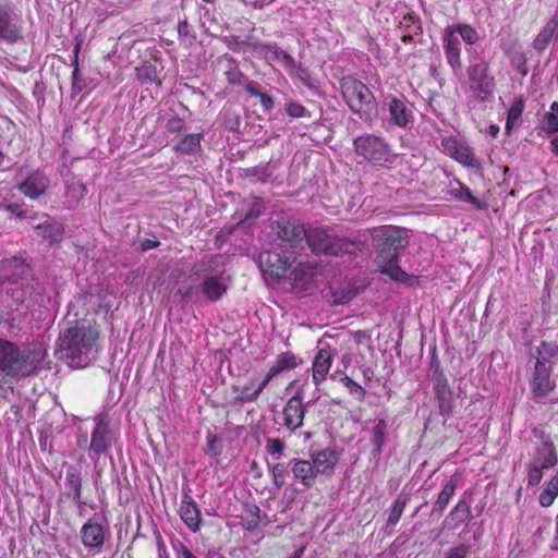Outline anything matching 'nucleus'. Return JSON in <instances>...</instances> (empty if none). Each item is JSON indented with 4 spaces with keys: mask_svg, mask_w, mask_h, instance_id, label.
I'll return each mask as SVG.
<instances>
[{
    "mask_svg": "<svg viewBox=\"0 0 558 558\" xmlns=\"http://www.w3.org/2000/svg\"><path fill=\"white\" fill-rule=\"evenodd\" d=\"M369 232L379 248L375 260L378 270L395 281L404 282L408 275L398 265V250L404 246L405 231L392 226H380Z\"/></svg>",
    "mask_w": 558,
    "mask_h": 558,
    "instance_id": "obj_1",
    "label": "nucleus"
},
{
    "mask_svg": "<svg viewBox=\"0 0 558 558\" xmlns=\"http://www.w3.org/2000/svg\"><path fill=\"white\" fill-rule=\"evenodd\" d=\"M98 328L92 323L75 324L59 338L60 350L73 367H84L98 351Z\"/></svg>",
    "mask_w": 558,
    "mask_h": 558,
    "instance_id": "obj_2",
    "label": "nucleus"
},
{
    "mask_svg": "<svg viewBox=\"0 0 558 558\" xmlns=\"http://www.w3.org/2000/svg\"><path fill=\"white\" fill-rule=\"evenodd\" d=\"M462 88L474 101L485 102L494 96L495 76L490 73L489 63L484 58L480 56L470 58Z\"/></svg>",
    "mask_w": 558,
    "mask_h": 558,
    "instance_id": "obj_3",
    "label": "nucleus"
},
{
    "mask_svg": "<svg viewBox=\"0 0 558 558\" xmlns=\"http://www.w3.org/2000/svg\"><path fill=\"white\" fill-rule=\"evenodd\" d=\"M353 147L357 156L375 166L391 165L398 156L384 137L375 134L365 133L357 136Z\"/></svg>",
    "mask_w": 558,
    "mask_h": 558,
    "instance_id": "obj_4",
    "label": "nucleus"
},
{
    "mask_svg": "<svg viewBox=\"0 0 558 558\" xmlns=\"http://www.w3.org/2000/svg\"><path fill=\"white\" fill-rule=\"evenodd\" d=\"M341 93L349 108L363 120H367L376 108L373 93L361 81L344 77L341 81Z\"/></svg>",
    "mask_w": 558,
    "mask_h": 558,
    "instance_id": "obj_5",
    "label": "nucleus"
},
{
    "mask_svg": "<svg viewBox=\"0 0 558 558\" xmlns=\"http://www.w3.org/2000/svg\"><path fill=\"white\" fill-rule=\"evenodd\" d=\"M36 368L29 353L22 352L19 347L0 338V373L11 376H28Z\"/></svg>",
    "mask_w": 558,
    "mask_h": 558,
    "instance_id": "obj_6",
    "label": "nucleus"
},
{
    "mask_svg": "<svg viewBox=\"0 0 558 558\" xmlns=\"http://www.w3.org/2000/svg\"><path fill=\"white\" fill-rule=\"evenodd\" d=\"M558 463L555 445L545 440L535 448L532 458L526 464V482L529 486H537L543 478V471L554 468Z\"/></svg>",
    "mask_w": 558,
    "mask_h": 558,
    "instance_id": "obj_7",
    "label": "nucleus"
},
{
    "mask_svg": "<svg viewBox=\"0 0 558 558\" xmlns=\"http://www.w3.org/2000/svg\"><path fill=\"white\" fill-rule=\"evenodd\" d=\"M24 38V22L15 5L0 0V41L15 45Z\"/></svg>",
    "mask_w": 558,
    "mask_h": 558,
    "instance_id": "obj_8",
    "label": "nucleus"
},
{
    "mask_svg": "<svg viewBox=\"0 0 558 558\" xmlns=\"http://www.w3.org/2000/svg\"><path fill=\"white\" fill-rule=\"evenodd\" d=\"M310 248L314 253L326 255H340L345 251L347 242L333 234H330L323 228H311L305 231V236Z\"/></svg>",
    "mask_w": 558,
    "mask_h": 558,
    "instance_id": "obj_9",
    "label": "nucleus"
},
{
    "mask_svg": "<svg viewBox=\"0 0 558 558\" xmlns=\"http://www.w3.org/2000/svg\"><path fill=\"white\" fill-rule=\"evenodd\" d=\"M94 423L95 426L90 434L88 454L92 459H98L110 449L116 439V435L111 429L108 415L99 414L95 416Z\"/></svg>",
    "mask_w": 558,
    "mask_h": 558,
    "instance_id": "obj_10",
    "label": "nucleus"
},
{
    "mask_svg": "<svg viewBox=\"0 0 558 558\" xmlns=\"http://www.w3.org/2000/svg\"><path fill=\"white\" fill-rule=\"evenodd\" d=\"M444 153L471 169H481V161L473 153V149L463 141L453 136H446L441 140Z\"/></svg>",
    "mask_w": 558,
    "mask_h": 558,
    "instance_id": "obj_11",
    "label": "nucleus"
},
{
    "mask_svg": "<svg viewBox=\"0 0 558 558\" xmlns=\"http://www.w3.org/2000/svg\"><path fill=\"white\" fill-rule=\"evenodd\" d=\"M294 260V256H283L278 252L267 251L259 255L258 265L264 275L274 280H279L287 275Z\"/></svg>",
    "mask_w": 558,
    "mask_h": 558,
    "instance_id": "obj_12",
    "label": "nucleus"
},
{
    "mask_svg": "<svg viewBox=\"0 0 558 558\" xmlns=\"http://www.w3.org/2000/svg\"><path fill=\"white\" fill-rule=\"evenodd\" d=\"M304 384L298 387L293 397H291L283 407V426L290 432H295L303 425L305 415Z\"/></svg>",
    "mask_w": 558,
    "mask_h": 558,
    "instance_id": "obj_13",
    "label": "nucleus"
},
{
    "mask_svg": "<svg viewBox=\"0 0 558 558\" xmlns=\"http://www.w3.org/2000/svg\"><path fill=\"white\" fill-rule=\"evenodd\" d=\"M530 387L535 398H543L549 395L555 388V381L551 379V364L544 360L537 359Z\"/></svg>",
    "mask_w": 558,
    "mask_h": 558,
    "instance_id": "obj_14",
    "label": "nucleus"
},
{
    "mask_svg": "<svg viewBox=\"0 0 558 558\" xmlns=\"http://www.w3.org/2000/svg\"><path fill=\"white\" fill-rule=\"evenodd\" d=\"M50 186V179L40 171L34 170L17 185L19 191L31 199H37L45 195Z\"/></svg>",
    "mask_w": 558,
    "mask_h": 558,
    "instance_id": "obj_15",
    "label": "nucleus"
},
{
    "mask_svg": "<svg viewBox=\"0 0 558 558\" xmlns=\"http://www.w3.org/2000/svg\"><path fill=\"white\" fill-rule=\"evenodd\" d=\"M253 51L269 63H279L290 73H294L298 69L294 58L275 45L254 44Z\"/></svg>",
    "mask_w": 558,
    "mask_h": 558,
    "instance_id": "obj_16",
    "label": "nucleus"
},
{
    "mask_svg": "<svg viewBox=\"0 0 558 558\" xmlns=\"http://www.w3.org/2000/svg\"><path fill=\"white\" fill-rule=\"evenodd\" d=\"M305 229L302 225L290 220H281L277 222V235L281 240L286 248H303V240L305 236Z\"/></svg>",
    "mask_w": 558,
    "mask_h": 558,
    "instance_id": "obj_17",
    "label": "nucleus"
},
{
    "mask_svg": "<svg viewBox=\"0 0 558 558\" xmlns=\"http://www.w3.org/2000/svg\"><path fill=\"white\" fill-rule=\"evenodd\" d=\"M340 452L333 448H325L311 453V460L316 474L330 476L340 460Z\"/></svg>",
    "mask_w": 558,
    "mask_h": 558,
    "instance_id": "obj_18",
    "label": "nucleus"
},
{
    "mask_svg": "<svg viewBox=\"0 0 558 558\" xmlns=\"http://www.w3.org/2000/svg\"><path fill=\"white\" fill-rule=\"evenodd\" d=\"M80 536L82 544L89 550L101 549L106 541L104 526L92 519L83 524Z\"/></svg>",
    "mask_w": 558,
    "mask_h": 558,
    "instance_id": "obj_19",
    "label": "nucleus"
},
{
    "mask_svg": "<svg viewBox=\"0 0 558 558\" xmlns=\"http://www.w3.org/2000/svg\"><path fill=\"white\" fill-rule=\"evenodd\" d=\"M333 361V355L329 349H319L312 364V378L314 385L318 388L325 381Z\"/></svg>",
    "mask_w": 558,
    "mask_h": 558,
    "instance_id": "obj_20",
    "label": "nucleus"
},
{
    "mask_svg": "<svg viewBox=\"0 0 558 558\" xmlns=\"http://www.w3.org/2000/svg\"><path fill=\"white\" fill-rule=\"evenodd\" d=\"M461 44L458 38L453 34L452 28H446L444 35V50L448 64L451 66L454 73L460 72L461 70Z\"/></svg>",
    "mask_w": 558,
    "mask_h": 558,
    "instance_id": "obj_21",
    "label": "nucleus"
},
{
    "mask_svg": "<svg viewBox=\"0 0 558 558\" xmlns=\"http://www.w3.org/2000/svg\"><path fill=\"white\" fill-rule=\"evenodd\" d=\"M227 284L221 276L206 275L201 282V291L206 300L216 302L227 292Z\"/></svg>",
    "mask_w": 558,
    "mask_h": 558,
    "instance_id": "obj_22",
    "label": "nucleus"
},
{
    "mask_svg": "<svg viewBox=\"0 0 558 558\" xmlns=\"http://www.w3.org/2000/svg\"><path fill=\"white\" fill-rule=\"evenodd\" d=\"M290 465L294 478L300 481L303 486L308 488L314 485L317 474L312 460L292 459Z\"/></svg>",
    "mask_w": 558,
    "mask_h": 558,
    "instance_id": "obj_23",
    "label": "nucleus"
},
{
    "mask_svg": "<svg viewBox=\"0 0 558 558\" xmlns=\"http://www.w3.org/2000/svg\"><path fill=\"white\" fill-rule=\"evenodd\" d=\"M179 512L182 521L192 532L199 530L202 521L201 511L191 497H184L181 501Z\"/></svg>",
    "mask_w": 558,
    "mask_h": 558,
    "instance_id": "obj_24",
    "label": "nucleus"
},
{
    "mask_svg": "<svg viewBox=\"0 0 558 558\" xmlns=\"http://www.w3.org/2000/svg\"><path fill=\"white\" fill-rule=\"evenodd\" d=\"M435 396L439 402V412L446 415L451 412V397L452 392L447 378L444 375L437 376L434 385Z\"/></svg>",
    "mask_w": 558,
    "mask_h": 558,
    "instance_id": "obj_25",
    "label": "nucleus"
},
{
    "mask_svg": "<svg viewBox=\"0 0 558 558\" xmlns=\"http://www.w3.org/2000/svg\"><path fill=\"white\" fill-rule=\"evenodd\" d=\"M390 120L399 128H405L412 118V111L407 104L399 98L392 97L388 101Z\"/></svg>",
    "mask_w": 558,
    "mask_h": 558,
    "instance_id": "obj_26",
    "label": "nucleus"
},
{
    "mask_svg": "<svg viewBox=\"0 0 558 558\" xmlns=\"http://www.w3.org/2000/svg\"><path fill=\"white\" fill-rule=\"evenodd\" d=\"M270 379H267L266 375L262 380H258L256 378L250 379L240 389L239 395L236 396V400L241 403L256 401L258 396L265 389Z\"/></svg>",
    "mask_w": 558,
    "mask_h": 558,
    "instance_id": "obj_27",
    "label": "nucleus"
},
{
    "mask_svg": "<svg viewBox=\"0 0 558 558\" xmlns=\"http://www.w3.org/2000/svg\"><path fill=\"white\" fill-rule=\"evenodd\" d=\"M66 496L78 506L83 505L82 501V477L78 470L70 468L65 476Z\"/></svg>",
    "mask_w": 558,
    "mask_h": 558,
    "instance_id": "obj_28",
    "label": "nucleus"
},
{
    "mask_svg": "<svg viewBox=\"0 0 558 558\" xmlns=\"http://www.w3.org/2000/svg\"><path fill=\"white\" fill-rule=\"evenodd\" d=\"M558 28V11L555 15L546 23L543 29L538 33L536 38L534 39L533 46L536 50L543 51L549 45L551 38L554 37L556 31Z\"/></svg>",
    "mask_w": 558,
    "mask_h": 558,
    "instance_id": "obj_29",
    "label": "nucleus"
},
{
    "mask_svg": "<svg viewBox=\"0 0 558 558\" xmlns=\"http://www.w3.org/2000/svg\"><path fill=\"white\" fill-rule=\"evenodd\" d=\"M470 512L469 504L460 500L447 515L445 524L450 530H456L470 518Z\"/></svg>",
    "mask_w": 558,
    "mask_h": 558,
    "instance_id": "obj_30",
    "label": "nucleus"
},
{
    "mask_svg": "<svg viewBox=\"0 0 558 558\" xmlns=\"http://www.w3.org/2000/svg\"><path fill=\"white\" fill-rule=\"evenodd\" d=\"M296 365L298 363L294 354L290 352L282 353L278 355L275 364L268 369L266 374L267 379L271 380L274 377L282 373L283 371L295 368Z\"/></svg>",
    "mask_w": 558,
    "mask_h": 558,
    "instance_id": "obj_31",
    "label": "nucleus"
},
{
    "mask_svg": "<svg viewBox=\"0 0 558 558\" xmlns=\"http://www.w3.org/2000/svg\"><path fill=\"white\" fill-rule=\"evenodd\" d=\"M86 193L85 185L77 179H72L65 187V206L72 208L78 204Z\"/></svg>",
    "mask_w": 558,
    "mask_h": 558,
    "instance_id": "obj_32",
    "label": "nucleus"
},
{
    "mask_svg": "<svg viewBox=\"0 0 558 558\" xmlns=\"http://www.w3.org/2000/svg\"><path fill=\"white\" fill-rule=\"evenodd\" d=\"M37 234L49 239L51 242H58L62 239L63 235V226L57 221L46 220L43 223H39L36 227Z\"/></svg>",
    "mask_w": 558,
    "mask_h": 558,
    "instance_id": "obj_33",
    "label": "nucleus"
},
{
    "mask_svg": "<svg viewBox=\"0 0 558 558\" xmlns=\"http://www.w3.org/2000/svg\"><path fill=\"white\" fill-rule=\"evenodd\" d=\"M456 489H457V480L450 478L445 484L441 492L439 493L437 500L433 507V513H435V512L441 513L445 510V508L448 506L451 497L454 495Z\"/></svg>",
    "mask_w": 558,
    "mask_h": 558,
    "instance_id": "obj_34",
    "label": "nucleus"
},
{
    "mask_svg": "<svg viewBox=\"0 0 558 558\" xmlns=\"http://www.w3.org/2000/svg\"><path fill=\"white\" fill-rule=\"evenodd\" d=\"M524 110V101L522 98H517L511 104V107L508 111L507 122H506V132L510 133L514 128H517L520 123V118Z\"/></svg>",
    "mask_w": 558,
    "mask_h": 558,
    "instance_id": "obj_35",
    "label": "nucleus"
},
{
    "mask_svg": "<svg viewBox=\"0 0 558 558\" xmlns=\"http://www.w3.org/2000/svg\"><path fill=\"white\" fill-rule=\"evenodd\" d=\"M543 129L548 133L558 132V102L554 101L542 121Z\"/></svg>",
    "mask_w": 558,
    "mask_h": 558,
    "instance_id": "obj_36",
    "label": "nucleus"
},
{
    "mask_svg": "<svg viewBox=\"0 0 558 558\" xmlns=\"http://www.w3.org/2000/svg\"><path fill=\"white\" fill-rule=\"evenodd\" d=\"M558 496V484L553 478L545 485L544 489L539 494V505L542 507H549L553 505Z\"/></svg>",
    "mask_w": 558,
    "mask_h": 558,
    "instance_id": "obj_37",
    "label": "nucleus"
},
{
    "mask_svg": "<svg viewBox=\"0 0 558 558\" xmlns=\"http://www.w3.org/2000/svg\"><path fill=\"white\" fill-rule=\"evenodd\" d=\"M201 147V136L198 134H190L185 136L177 146L175 149L184 154H194Z\"/></svg>",
    "mask_w": 558,
    "mask_h": 558,
    "instance_id": "obj_38",
    "label": "nucleus"
},
{
    "mask_svg": "<svg viewBox=\"0 0 558 558\" xmlns=\"http://www.w3.org/2000/svg\"><path fill=\"white\" fill-rule=\"evenodd\" d=\"M448 28H452L454 35L458 33L468 45H473L478 40L477 32L470 25L459 24L456 26H449Z\"/></svg>",
    "mask_w": 558,
    "mask_h": 558,
    "instance_id": "obj_39",
    "label": "nucleus"
},
{
    "mask_svg": "<svg viewBox=\"0 0 558 558\" xmlns=\"http://www.w3.org/2000/svg\"><path fill=\"white\" fill-rule=\"evenodd\" d=\"M387 424L385 420H378L376 424L373 426V445L376 447L377 451L381 450V447L385 441V433H386Z\"/></svg>",
    "mask_w": 558,
    "mask_h": 558,
    "instance_id": "obj_40",
    "label": "nucleus"
},
{
    "mask_svg": "<svg viewBox=\"0 0 558 558\" xmlns=\"http://www.w3.org/2000/svg\"><path fill=\"white\" fill-rule=\"evenodd\" d=\"M272 482L277 488H281L286 484L287 468L282 463H277L271 466Z\"/></svg>",
    "mask_w": 558,
    "mask_h": 558,
    "instance_id": "obj_41",
    "label": "nucleus"
},
{
    "mask_svg": "<svg viewBox=\"0 0 558 558\" xmlns=\"http://www.w3.org/2000/svg\"><path fill=\"white\" fill-rule=\"evenodd\" d=\"M451 193L459 199L469 202L477 207H481L478 199L472 195L470 189L461 183H459V187L453 189Z\"/></svg>",
    "mask_w": 558,
    "mask_h": 558,
    "instance_id": "obj_42",
    "label": "nucleus"
},
{
    "mask_svg": "<svg viewBox=\"0 0 558 558\" xmlns=\"http://www.w3.org/2000/svg\"><path fill=\"white\" fill-rule=\"evenodd\" d=\"M405 508V500L401 499L400 497L395 501L391 510H390V513H389V517H388V524L390 525H396L398 523V521L400 520L402 513H403V510Z\"/></svg>",
    "mask_w": 558,
    "mask_h": 558,
    "instance_id": "obj_43",
    "label": "nucleus"
},
{
    "mask_svg": "<svg viewBox=\"0 0 558 558\" xmlns=\"http://www.w3.org/2000/svg\"><path fill=\"white\" fill-rule=\"evenodd\" d=\"M341 381L343 383V385L347 387V389L349 390V392L351 395L355 396L359 400H363L364 399V397H365V389L361 385L355 383L349 376H344L341 379Z\"/></svg>",
    "mask_w": 558,
    "mask_h": 558,
    "instance_id": "obj_44",
    "label": "nucleus"
},
{
    "mask_svg": "<svg viewBox=\"0 0 558 558\" xmlns=\"http://www.w3.org/2000/svg\"><path fill=\"white\" fill-rule=\"evenodd\" d=\"M470 553V546L460 544L458 546L449 548L442 558H466Z\"/></svg>",
    "mask_w": 558,
    "mask_h": 558,
    "instance_id": "obj_45",
    "label": "nucleus"
},
{
    "mask_svg": "<svg viewBox=\"0 0 558 558\" xmlns=\"http://www.w3.org/2000/svg\"><path fill=\"white\" fill-rule=\"evenodd\" d=\"M284 449L283 442L278 438L268 439L266 444L267 452L276 458H279Z\"/></svg>",
    "mask_w": 558,
    "mask_h": 558,
    "instance_id": "obj_46",
    "label": "nucleus"
},
{
    "mask_svg": "<svg viewBox=\"0 0 558 558\" xmlns=\"http://www.w3.org/2000/svg\"><path fill=\"white\" fill-rule=\"evenodd\" d=\"M194 291L195 290L192 277L183 280L178 289V293L184 299H191L194 294Z\"/></svg>",
    "mask_w": 558,
    "mask_h": 558,
    "instance_id": "obj_47",
    "label": "nucleus"
},
{
    "mask_svg": "<svg viewBox=\"0 0 558 558\" xmlns=\"http://www.w3.org/2000/svg\"><path fill=\"white\" fill-rule=\"evenodd\" d=\"M287 112L292 118H302L305 117L307 113V110L305 107L298 102H290L287 105Z\"/></svg>",
    "mask_w": 558,
    "mask_h": 558,
    "instance_id": "obj_48",
    "label": "nucleus"
},
{
    "mask_svg": "<svg viewBox=\"0 0 558 558\" xmlns=\"http://www.w3.org/2000/svg\"><path fill=\"white\" fill-rule=\"evenodd\" d=\"M225 43L227 44V46L234 50V51H241L243 50L244 47H250L253 49V45L251 44H246L244 41H240L238 37H234V36H230V37H226L225 38Z\"/></svg>",
    "mask_w": 558,
    "mask_h": 558,
    "instance_id": "obj_49",
    "label": "nucleus"
},
{
    "mask_svg": "<svg viewBox=\"0 0 558 558\" xmlns=\"http://www.w3.org/2000/svg\"><path fill=\"white\" fill-rule=\"evenodd\" d=\"M227 80L230 84H240L242 81V73L239 71L236 66H231L229 70L226 71Z\"/></svg>",
    "mask_w": 558,
    "mask_h": 558,
    "instance_id": "obj_50",
    "label": "nucleus"
},
{
    "mask_svg": "<svg viewBox=\"0 0 558 558\" xmlns=\"http://www.w3.org/2000/svg\"><path fill=\"white\" fill-rule=\"evenodd\" d=\"M206 452L210 456H218L220 453L219 442L213 435L207 436Z\"/></svg>",
    "mask_w": 558,
    "mask_h": 558,
    "instance_id": "obj_51",
    "label": "nucleus"
},
{
    "mask_svg": "<svg viewBox=\"0 0 558 558\" xmlns=\"http://www.w3.org/2000/svg\"><path fill=\"white\" fill-rule=\"evenodd\" d=\"M177 558H197L184 544L179 543L173 547Z\"/></svg>",
    "mask_w": 558,
    "mask_h": 558,
    "instance_id": "obj_52",
    "label": "nucleus"
},
{
    "mask_svg": "<svg viewBox=\"0 0 558 558\" xmlns=\"http://www.w3.org/2000/svg\"><path fill=\"white\" fill-rule=\"evenodd\" d=\"M259 100H260V104L263 106V108L267 111L271 110L272 107H274V100L270 96L262 93V95L258 97Z\"/></svg>",
    "mask_w": 558,
    "mask_h": 558,
    "instance_id": "obj_53",
    "label": "nucleus"
},
{
    "mask_svg": "<svg viewBox=\"0 0 558 558\" xmlns=\"http://www.w3.org/2000/svg\"><path fill=\"white\" fill-rule=\"evenodd\" d=\"M245 89L252 96L259 97L262 95V93L258 89V84L255 82H248L245 85Z\"/></svg>",
    "mask_w": 558,
    "mask_h": 558,
    "instance_id": "obj_54",
    "label": "nucleus"
},
{
    "mask_svg": "<svg viewBox=\"0 0 558 558\" xmlns=\"http://www.w3.org/2000/svg\"><path fill=\"white\" fill-rule=\"evenodd\" d=\"M260 214V204L256 201L254 202V208L245 216L244 220H250L258 217Z\"/></svg>",
    "mask_w": 558,
    "mask_h": 558,
    "instance_id": "obj_55",
    "label": "nucleus"
},
{
    "mask_svg": "<svg viewBox=\"0 0 558 558\" xmlns=\"http://www.w3.org/2000/svg\"><path fill=\"white\" fill-rule=\"evenodd\" d=\"M159 245V242L156 240L146 239L141 243V248L143 251H148L155 248Z\"/></svg>",
    "mask_w": 558,
    "mask_h": 558,
    "instance_id": "obj_56",
    "label": "nucleus"
},
{
    "mask_svg": "<svg viewBox=\"0 0 558 558\" xmlns=\"http://www.w3.org/2000/svg\"><path fill=\"white\" fill-rule=\"evenodd\" d=\"M178 33L180 36H187L190 33V25L186 21H181L178 24Z\"/></svg>",
    "mask_w": 558,
    "mask_h": 558,
    "instance_id": "obj_57",
    "label": "nucleus"
},
{
    "mask_svg": "<svg viewBox=\"0 0 558 558\" xmlns=\"http://www.w3.org/2000/svg\"><path fill=\"white\" fill-rule=\"evenodd\" d=\"M210 267L209 259H203L194 267L195 275H198L201 271H205Z\"/></svg>",
    "mask_w": 558,
    "mask_h": 558,
    "instance_id": "obj_58",
    "label": "nucleus"
},
{
    "mask_svg": "<svg viewBox=\"0 0 558 558\" xmlns=\"http://www.w3.org/2000/svg\"><path fill=\"white\" fill-rule=\"evenodd\" d=\"M78 49L80 47L76 46L75 48V61H74V70H73V73H72V78H73V83L74 85L76 84L77 80H78V73H80V70H78V62H77V53H78Z\"/></svg>",
    "mask_w": 558,
    "mask_h": 558,
    "instance_id": "obj_59",
    "label": "nucleus"
},
{
    "mask_svg": "<svg viewBox=\"0 0 558 558\" xmlns=\"http://www.w3.org/2000/svg\"><path fill=\"white\" fill-rule=\"evenodd\" d=\"M551 549L554 550H558V515H557V521H556V531H555V537L553 539V543H551Z\"/></svg>",
    "mask_w": 558,
    "mask_h": 558,
    "instance_id": "obj_60",
    "label": "nucleus"
},
{
    "mask_svg": "<svg viewBox=\"0 0 558 558\" xmlns=\"http://www.w3.org/2000/svg\"><path fill=\"white\" fill-rule=\"evenodd\" d=\"M168 129L171 131H178L181 129V123L178 120H171L168 122Z\"/></svg>",
    "mask_w": 558,
    "mask_h": 558,
    "instance_id": "obj_61",
    "label": "nucleus"
},
{
    "mask_svg": "<svg viewBox=\"0 0 558 558\" xmlns=\"http://www.w3.org/2000/svg\"><path fill=\"white\" fill-rule=\"evenodd\" d=\"M488 133L492 135V136H496L498 133H499V126L496 125V124H492L489 125L488 128Z\"/></svg>",
    "mask_w": 558,
    "mask_h": 558,
    "instance_id": "obj_62",
    "label": "nucleus"
},
{
    "mask_svg": "<svg viewBox=\"0 0 558 558\" xmlns=\"http://www.w3.org/2000/svg\"><path fill=\"white\" fill-rule=\"evenodd\" d=\"M367 337L366 332L364 331H356L354 335V338L357 342H362L363 339Z\"/></svg>",
    "mask_w": 558,
    "mask_h": 558,
    "instance_id": "obj_63",
    "label": "nucleus"
},
{
    "mask_svg": "<svg viewBox=\"0 0 558 558\" xmlns=\"http://www.w3.org/2000/svg\"><path fill=\"white\" fill-rule=\"evenodd\" d=\"M551 147H553V151L556 156H558V137L554 138L551 141Z\"/></svg>",
    "mask_w": 558,
    "mask_h": 558,
    "instance_id": "obj_64",
    "label": "nucleus"
}]
</instances>
